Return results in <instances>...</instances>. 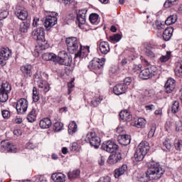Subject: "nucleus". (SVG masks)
Here are the masks:
<instances>
[{"instance_id":"nucleus-54","label":"nucleus","mask_w":182,"mask_h":182,"mask_svg":"<svg viewBox=\"0 0 182 182\" xmlns=\"http://www.w3.org/2000/svg\"><path fill=\"white\" fill-rule=\"evenodd\" d=\"M145 55H146V56H149V58H156V54H154V53L150 49L146 50Z\"/></svg>"},{"instance_id":"nucleus-20","label":"nucleus","mask_w":182,"mask_h":182,"mask_svg":"<svg viewBox=\"0 0 182 182\" xmlns=\"http://www.w3.org/2000/svg\"><path fill=\"white\" fill-rule=\"evenodd\" d=\"M120 160H122V154L115 153L109 156L108 163L109 164H116V163H118Z\"/></svg>"},{"instance_id":"nucleus-53","label":"nucleus","mask_w":182,"mask_h":182,"mask_svg":"<svg viewBox=\"0 0 182 182\" xmlns=\"http://www.w3.org/2000/svg\"><path fill=\"white\" fill-rule=\"evenodd\" d=\"M132 77H127L126 78H124V86H127H127H129V85H131L132 84Z\"/></svg>"},{"instance_id":"nucleus-49","label":"nucleus","mask_w":182,"mask_h":182,"mask_svg":"<svg viewBox=\"0 0 182 182\" xmlns=\"http://www.w3.org/2000/svg\"><path fill=\"white\" fill-rule=\"evenodd\" d=\"M39 42H41V48L43 50L49 48L50 45L48 44V41H45V38L43 41H40Z\"/></svg>"},{"instance_id":"nucleus-36","label":"nucleus","mask_w":182,"mask_h":182,"mask_svg":"<svg viewBox=\"0 0 182 182\" xmlns=\"http://www.w3.org/2000/svg\"><path fill=\"white\" fill-rule=\"evenodd\" d=\"M102 100H103V97L101 96L93 98L90 103L91 107H97L102 103Z\"/></svg>"},{"instance_id":"nucleus-58","label":"nucleus","mask_w":182,"mask_h":182,"mask_svg":"<svg viewBox=\"0 0 182 182\" xmlns=\"http://www.w3.org/2000/svg\"><path fill=\"white\" fill-rule=\"evenodd\" d=\"M144 97H143L144 100H147L148 97H151V92L147 90L144 92Z\"/></svg>"},{"instance_id":"nucleus-50","label":"nucleus","mask_w":182,"mask_h":182,"mask_svg":"<svg viewBox=\"0 0 182 182\" xmlns=\"http://www.w3.org/2000/svg\"><path fill=\"white\" fill-rule=\"evenodd\" d=\"M141 68H143V66L141 65V64H139V65H136V64H134L132 65V70L134 73H136V72H139L141 70Z\"/></svg>"},{"instance_id":"nucleus-33","label":"nucleus","mask_w":182,"mask_h":182,"mask_svg":"<svg viewBox=\"0 0 182 182\" xmlns=\"http://www.w3.org/2000/svg\"><path fill=\"white\" fill-rule=\"evenodd\" d=\"M77 132V124L75 121L71 122L68 125L69 134H73Z\"/></svg>"},{"instance_id":"nucleus-55","label":"nucleus","mask_w":182,"mask_h":182,"mask_svg":"<svg viewBox=\"0 0 182 182\" xmlns=\"http://www.w3.org/2000/svg\"><path fill=\"white\" fill-rule=\"evenodd\" d=\"M78 149L79 144H77V143L76 142H73L70 146V150H71V151H76V150H77Z\"/></svg>"},{"instance_id":"nucleus-19","label":"nucleus","mask_w":182,"mask_h":182,"mask_svg":"<svg viewBox=\"0 0 182 182\" xmlns=\"http://www.w3.org/2000/svg\"><path fill=\"white\" fill-rule=\"evenodd\" d=\"M146 124H147V121L144 118H139L132 123V125L136 127V129H144Z\"/></svg>"},{"instance_id":"nucleus-10","label":"nucleus","mask_w":182,"mask_h":182,"mask_svg":"<svg viewBox=\"0 0 182 182\" xmlns=\"http://www.w3.org/2000/svg\"><path fill=\"white\" fill-rule=\"evenodd\" d=\"M105 58H102L101 60L99 58H94L90 62L88 68L91 70H99V69H101L103 67V65H105Z\"/></svg>"},{"instance_id":"nucleus-1","label":"nucleus","mask_w":182,"mask_h":182,"mask_svg":"<svg viewBox=\"0 0 182 182\" xmlns=\"http://www.w3.org/2000/svg\"><path fill=\"white\" fill-rule=\"evenodd\" d=\"M65 43L68 47V50L70 53H75V58H79L83 59L85 56H87V53L90 52L89 46H82L80 42L76 37H68L65 40ZM80 49V50H79ZM79 50L77 53L76 52Z\"/></svg>"},{"instance_id":"nucleus-44","label":"nucleus","mask_w":182,"mask_h":182,"mask_svg":"<svg viewBox=\"0 0 182 182\" xmlns=\"http://www.w3.org/2000/svg\"><path fill=\"white\" fill-rule=\"evenodd\" d=\"M178 0H166L164 4V8H171L173 5H176Z\"/></svg>"},{"instance_id":"nucleus-15","label":"nucleus","mask_w":182,"mask_h":182,"mask_svg":"<svg viewBox=\"0 0 182 182\" xmlns=\"http://www.w3.org/2000/svg\"><path fill=\"white\" fill-rule=\"evenodd\" d=\"M176 89V80L173 78L167 80L165 84V92L166 93H171Z\"/></svg>"},{"instance_id":"nucleus-24","label":"nucleus","mask_w":182,"mask_h":182,"mask_svg":"<svg viewBox=\"0 0 182 182\" xmlns=\"http://www.w3.org/2000/svg\"><path fill=\"white\" fill-rule=\"evenodd\" d=\"M127 171V165H122L119 168H117L114 171V176L115 178H119L120 176H123Z\"/></svg>"},{"instance_id":"nucleus-26","label":"nucleus","mask_w":182,"mask_h":182,"mask_svg":"<svg viewBox=\"0 0 182 182\" xmlns=\"http://www.w3.org/2000/svg\"><path fill=\"white\" fill-rule=\"evenodd\" d=\"M119 117L122 119V120H125V122H130V120L132 119V114H130V112L127 109L120 112Z\"/></svg>"},{"instance_id":"nucleus-12","label":"nucleus","mask_w":182,"mask_h":182,"mask_svg":"<svg viewBox=\"0 0 182 182\" xmlns=\"http://www.w3.org/2000/svg\"><path fill=\"white\" fill-rule=\"evenodd\" d=\"M156 75V71L153 70V67H150L148 68H145L142 70L139 75L140 79H143L144 80H146L147 79H150V77H153Z\"/></svg>"},{"instance_id":"nucleus-32","label":"nucleus","mask_w":182,"mask_h":182,"mask_svg":"<svg viewBox=\"0 0 182 182\" xmlns=\"http://www.w3.org/2000/svg\"><path fill=\"white\" fill-rule=\"evenodd\" d=\"M80 176V171L79 169H75L68 173V177L70 180H75Z\"/></svg>"},{"instance_id":"nucleus-47","label":"nucleus","mask_w":182,"mask_h":182,"mask_svg":"<svg viewBox=\"0 0 182 182\" xmlns=\"http://www.w3.org/2000/svg\"><path fill=\"white\" fill-rule=\"evenodd\" d=\"M54 130H55V132H60V130H63V123L60 122L54 123Z\"/></svg>"},{"instance_id":"nucleus-35","label":"nucleus","mask_w":182,"mask_h":182,"mask_svg":"<svg viewBox=\"0 0 182 182\" xmlns=\"http://www.w3.org/2000/svg\"><path fill=\"white\" fill-rule=\"evenodd\" d=\"M144 156H146V154L143 153L136 148V151L134 154V159L136 161H141L143 159H144Z\"/></svg>"},{"instance_id":"nucleus-6","label":"nucleus","mask_w":182,"mask_h":182,"mask_svg":"<svg viewBox=\"0 0 182 182\" xmlns=\"http://www.w3.org/2000/svg\"><path fill=\"white\" fill-rule=\"evenodd\" d=\"M102 149L107 153H114L119 150V146L114 141L108 140L102 143Z\"/></svg>"},{"instance_id":"nucleus-60","label":"nucleus","mask_w":182,"mask_h":182,"mask_svg":"<svg viewBox=\"0 0 182 182\" xmlns=\"http://www.w3.org/2000/svg\"><path fill=\"white\" fill-rule=\"evenodd\" d=\"M109 75L112 76V75H116L117 73V67L114 66L109 69Z\"/></svg>"},{"instance_id":"nucleus-2","label":"nucleus","mask_w":182,"mask_h":182,"mask_svg":"<svg viewBox=\"0 0 182 182\" xmlns=\"http://www.w3.org/2000/svg\"><path fill=\"white\" fill-rule=\"evenodd\" d=\"M165 171L156 162L152 161L149 164V168L146 172L145 178L144 177L140 178L141 182L150 181V180H159L163 177Z\"/></svg>"},{"instance_id":"nucleus-52","label":"nucleus","mask_w":182,"mask_h":182,"mask_svg":"<svg viewBox=\"0 0 182 182\" xmlns=\"http://www.w3.org/2000/svg\"><path fill=\"white\" fill-rule=\"evenodd\" d=\"M37 85L40 89H43L44 86L46 85V81L43 80H38Z\"/></svg>"},{"instance_id":"nucleus-23","label":"nucleus","mask_w":182,"mask_h":182,"mask_svg":"<svg viewBox=\"0 0 182 182\" xmlns=\"http://www.w3.org/2000/svg\"><path fill=\"white\" fill-rule=\"evenodd\" d=\"M173 32H174V28L173 27L166 28L163 33V38L164 41H169L173 36Z\"/></svg>"},{"instance_id":"nucleus-45","label":"nucleus","mask_w":182,"mask_h":182,"mask_svg":"<svg viewBox=\"0 0 182 182\" xmlns=\"http://www.w3.org/2000/svg\"><path fill=\"white\" fill-rule=\"evenodd\" d=\"M41 97H39V93H38L36 87H33V100L36 103L39 101Z\"/></svg>"},{"instance_id":"nucleus-18","label":"nucleus","mask_w":182,"mask_h":182,"mask_svg":"<svg viewBox=\"0 0 182 182\" xmlns=\"http://www.w3.org/2000/svg\"><path fill=\"white\" fill-rule=\"evenodd\" d=\"M117 140L119 144H122V146H129V144H130L132 138L127 134L119 135Z\"/></svg>"},{"instance_id":"nucleus-41","label":"nucleus","mask_w":182,"mask_h":182,"mask_svg":"<svg viewBox=\"0 0 182 182\" xmlns=\"http://www.w3.org/2000/svg\"><path fill=\"white\" fill-rule=\"evenodd\" d=\"M9 95V93L0 91V102H1V103H5V102L8 100L9 97V95Z\"/></svg>"},{"instance_id":"nucleus-30","label":"nucleus","mask_w":182,"mask_h":182,"mask_svg":"<svg viewBox=\"0 0 182 182\" xmlns=\"http://www.w3.org/2000/svg\"><path fill=\"white\" fill-rule=\"evenodd\" d=\"M30 28H31V23H29L27 21H23L20 23L19 31L22 33H26V32H28Z\"/></svg>"},{"instance_id":"nucleus-7","label":"nucleus","mask_w":182,"mask_h":182,"mask_svg":"<svg viewBox=\"0 0 182 182\" xmlns=\"http://www.w3.org/2000/svg\"><path fill=\"white\" fill-rule=\"evenodd\" d=\"M28 102L25 98L18 100L16 105V109L18 114H23L28 110Z\"/></svg>"},{"instance_id":"nucleus-11","label":"nucleus","mask_w":182,"mask_h":182,"mask_svg":"<svg viewBox=\"0 0 182 182\" xmlns=\"http://www.w3.org/2000/svg\"><path fill=\"white\" fill-rule=\"evenodd\" d=\"M31 36L35 41H38V42L40 41H45V29L43 27L35 28L31 33Z\"/></svg>"},{"instance_id":"nucleus-8","label":"nucleus","mask_w":182,"mask_h":182,"mask_svg":"<svg viewBox=\"0 0 182 182\" xmlns=\"http://www.w3.org/2000/svg\"><path fill=\"white\" fill-rule=\"evenodd\" d=\"M14 14L20 21H26L28 19V10L22 6H16Z\"/></svg>"},{"instance_id":"nucleus-34","label":"nucleus","mask_w":182,"mask_h":182,"mask_svg":"<svg viewBox=\"0 0 182 182\" xmlns=\"http://www.w3.org/2000/svg\"><path fill=\"white\" fill-rule=\"evenodd\" d=\"M171 59V52L167 51L165 55H161L159 59V62L160 63H166V62H168Z\"/></svg>"},{"instance_id":"nucleus-16","label":"nucleus","mask_w":182,"mask_h":182,"mask_svg":"<svg viewBox=\"0 0 182 182\" xmlns=\"http://www.w3.org/2000/svg\"><path fill=\"white\" fill-rule=\"evenodd\" d=\"M20 70L24 77H31L32 76V65L26 64L21 67Z\"/></svg>"},{"instance_id":"nucleus-4","label":"nucleus","mask_w":182,"mask_h":182,"mask_svg":"<svg viewBox=\"0 0 182 182\" xmlns=\"http://www.w3.org/2000/svg\"><path fill=\"white\" fill-rule=\"evenodd\" d=\"M58 13L52 11L50 15L47 16L44 20L43 25L47 31H50L52 26L58 23Z\"/></svg>"},{"instance_id":"nucleus-63","label":"nucleus","mask_w":182,"mask_h":182,"mask_svg":"<svg viewBox=\"0 0 182 182\" xmlns=\"http://www.w3.org/2000/svg\"><path fill=\"white\" fill-rule=\"evenodd\" d=\"M147 46L150 49H156V48H159V46L157 44L153 43H148Z\"/></svg>"},{"instance_id":"nucleus-21","label":"nucleus","mask_w":182,"mask_h":182,"mask_svg":"<svg viewBox=\"0 0 182 182\" xmlns=\"http://www.w3.org/2000/svg\"><path fill=\"white\" fill-rule=\"evenodd\" d=\"M51 178L55 182H65L66 176L62 173H55L51 176Z\"/></svg>"},{"instance_id":"nucleus-13","label":"nucleus","mask_w":182,"mask_h":182,"mask_svg":"<svg viewBox=\"0 0 182 182\" xmlns=\"http://www.w3.org/2000/svg\"><path fill=\"white\" fill-rule=\"evenodd\" d=\"M97 46L102 55H107L110 52V45L107 41H98Z\"/></svg>"},{"instance_id":"nucleus-9","label":"nucleus","mask_w":182,"mask_h":182,"mask_svg":"<svg viewBox=\"0 0 182 182\" xmlns=\"http://www.w3.org/2000/svg\"><path fill=\"white\" fill-rule=\"evenodd\" d=\"M12 56V50L9 48H3L0 51V65L5 66L6 65V60L9 59V57Z\"/></svg>"},{"instance_id":"nucleus-57","label":"nucleus","mask_w":182,"mask_h":182,"mask_svg":"<svg viewBox=\"0 0 182 182\" xmlns=\"http://www.w3.org/2000/svg\"><path fill=\"white\" fill-rule=\"evenodd\" d=\"M176 132H182V122L181 121H178L176 122Z\"/></svg>"},{"instance_id":"nucleus-61","label":"nucleus","mask_w":182,"mask_h":182,"mask_svg":"<svg viewBox=\"0 0 182 182\" xmlns=\"http://www.w3.org/2000/svg\"><path fill=\"white\" fill-rule=\"evenodd\" d=\"M9 13L7 11H4L0 13V18L1 19H5V18L8 17Z\"/></svg>"},{"instance_id":"nucleus-37","label":"nucleus","mask_w":182,"mask_h":182,"mask_svg":"<svg viewBox=\"0 0 182 182\" xmlns=\"http://www.w3.org/2000/svg\"><path fill=\"white\" fill-rule=\"evenodd\" d=\"M11 85L8 82H4L1 84V87L0 91L4 92L6 93H11Z\"/></svg>"},{"instance_id":"nucleus-56","label":"nucleus","mask_w":182,"mask_h":182,"mask_svg":"<svg viewBox=\"0 0 182 182\" xmlns=\"http://www.w3.org/2000/svg\"><path fill=\"white\" fill-rule=\"evenodd\" d=\"M1 114L4 119H9L11 117V113L8 110H3Z\"/></svg>"},{"instance_id":"nucleus-27","label":"nucleus","mask_w":182,"mask_h":182,"mask_svg":"<svg viewBox=\"0 0 182 182\" xmlns=\"http://www.w3.org/2000/svg\"><path fill=\"white\" fill-rule=\"evenodd\" d=\"M36 116H38V113H36V109L32 108L31 112L27 114L26 119L29 123H33V122L36 121Z\"/></svg>"},{"instance_id":"nucleus-22","label":"nucleus","mask_w":182,"mask_h":182,"mask_svg":"<svg viewBox=\"0 0 182 182\" xmlns=\"http://www.w3.org/2000/svg\"><path fill=\"white\" fill-rule=\"evenodd\" d=\"M1 147H3L5 151L8 153H16V146L13 145L11 142H6L5 144H1Z\"/></svg>"},{"instance_id":"nucleus-25","label":"nucleus","mask_w":182,"mask_h":182,"mask_svg":"<svg viewBox=\"0 0 182 182\" xmlns=\"http://www.w3.org/2000/svg\"><path fill=\"white\" fill-rule=\"evenodd\" d=\"M136 149L142 151L144 154H147V151L150 150V144L149 142L144 141L139 144Z\"/></svg>"},{"instance_id":"nucleus-48","label":"nucleus","mask_w":182,"mask_h":182,"mask_svg":"<svg viewBox=\"0 0 182 182\" xmlns=\"http://www.w3.org/2000/svg\"><path fill=\"white\" fill-rule=\"evenodd\" d=\"M154 27L158 29V31H161V29H164L165 25L161 23V22L159 21H156L155 23L154 24Z\"/></svg>"},{"instance_id":"nucleus-38","label":"nucleus","mask_w":182,"mask_h":182,"mask_svg":"<svg viewBox=\"0 0 182 182\" xmlns=\"http://www.w3.org/2000/svg\"><path fill=\"white\" fill-rule=\"evenodd\" d=\"M175 74L178 77H182V61L177 63L175 69Z\"/></svg>"},{"instance_id":"nucleus-51","label":"nucleus","mask_w":182,"mask_h":182,"mask_svg":"<svg viewBox=\"0 0 182 182\" xmlns=\"http://www.w3.org/2000/svg\"><path fill=\"white\" fill-rule=\"evenodd\" d=\"M26 147L29 150H33V149H36V144H34L32 142V141H30L26 144Z\"/></svg>"},{"instance_id":"nucleus-40","label":"nucleus","mask_w":182,"mask_h":182,"mask_svg":"<svg viewBox=\"0 0 182 182\" xmlns=\"http://www.w3.org/2000/svg\"><path fill=\"white\" fill-rule=\"evenodd\" d=\"M177 22V15H172L167 18L165 21L166 25H173V23H176Z\"/></svg>"},{"instance_id":"nucleus-42","label":"nucleus","mask_w":182,"mask_h":182,"mask_svg":"<svg viewBox=\"0 0 182 182\" xmlns=\"http://www.w3.org/2000/svg\"><path fill=\"white\" fill-rule=\"evenodd\" d=\"M122 39V35L116 33L113 36H111L109 38V42H119Z\"/></svg>"},{"instance_id":"nucleus-5","label":"nucleus","mask_w":182,"mask_h":182,"mask_svg":"<svg viewBox=\"0 0 182 182\" xmlns=\"http://www.w3.org/2000/svg\"><path fill=\"white\" fill-rule=\"evenodd\" d=\"M86 139L87 141H89L92 147H94L95 149H99L102 141L100 140V137L96 134V132L93 131L88 132Z\"/></svg>"},{"instance_id":"nucleus-39","label":"nucleus","mask_w":182,"mask_h":182,"mask_svg":"<svg viewBox=\"0 0 182 182\" xmlns=\"http://www.w3.org/2000/svg\"><path fill=\"white\" fill-rule=\"evenodd\" d=\"M164 147L168 151H171V149H173V143L171 142V139L166 138L163 143Z\"/></svg>"},{"instance_id":"nucleus-17","label":"nucleus","mask_w":182,"mask_h":182,"mask_svg":"<svg viewBox=\"0 0 182 182\" xmlns=\"http://www.w3.org/2000/svg\"><path fill=\"white\" fill-rule=\"evenodd\" d=\"M126 90H127V86L123 84H117L113 88V92L117 96L126 93Z\"/></svg>"},{"instance_id":"nucleus-43","label":"nucleus","mask_w":182,"mask_h":182,"mask_svg":"<svg viewBox=\"0 0 182 182\" xmlns=\"http://www.w3.org/2000/svg\"><path fill=\"white\" fill-rule=\"evenodd\" d=\"M178 109H180V102L178 101H174L171 107L172 113H177Z\"/></svg>"},{"instance_id":"nucleus-31","label":"nucleus","mask_w":182,"mask_h":182,"mask_svg":"<svg viewBox=\"0 0 182 182\" xmlns=\"http://www.w3.org/2000/svg\"><path fill=\"white\" fill-rule=\"evenodd\" d=\"M43 60H51L52 62H56V55L53 53H46L43 54Z\"/></svg>"},{"instance_id":"nucleus-3","label":"nucleus","mask_w":182,"mask_h":182,"mask_svg":"<svg viewBox=\"0 0 182 182\" xmlns=\"http://www.w3.org/2000/svg\"><path fill=\"white\" fill-rule=\"evenodd\" d=\"M55 63L70 66V63H72V58L68 55L66 51H60L58 56L56 55Z\"/></svg>"},{"instance_id":"nucleus-62","label":"nucleus","mask_w":182,"mask_h":182,"mask_svg":"<svg viewBox=\"0 0 182 182\" xmlns=\"http://www.w3.org/2000/svg\"><path fill=\"white\" fill-rule=\"evenodd\" d=\"M34 182H46L45 180V176H38L36 177Z\"/></svg>"},{"instance_id":"nucleus-14","label":"nucleus","mask_w":182,"mask_h":182,"mask_svg":"<svg viewBox=\"0 0 182 182\" xmlns=\"http://www.w3.org/2000/svg\"><path fill=\"white\" fill-rule=\"evenodd\" d=\"M87 9H84L80 10L77 14V21L78 22V26L80 28L81 25H85L86 23V14Z\"/></svg>"},{"instance_id":"nucleus-64","label":"nucleus","mask_w":182,"mask_h":182,"mask_svg":"<svg viewBox=\"0 0 182 182\" xmlns=\"http://www.w3.org/2000/svg\"><path fill=\"white\" fill-rule=\"evenodd\" d=\"M14 134L15 136H22V130H21V129H15L14 131Z\"/></svg>"},{"instance_id":"nucleus-59","label":"nucleus","mask_w":182,"mask_h":182,"mask_svg":"<svg viewBox=\"0 0 182 182\" xmlns=\"http://www.w3.org/2000/svg\"><path fill=\"white\" fill-rule=\"evenodd\" d=\"M39 22H41L39 18L38 17H35L33 21V26L34 28H38V26H39Z\"/></svg>"},{"instance_id":"nucleus-46","label":"nucleus","mask_w":182,"mask_h":182,"mask_svg":"<svg viewBox=\"0 0 182 182\" xmlns=\"http://www.w3.org/2000/svg\"><path fill=\"white\" fill-rule=\"evenodd\" d=\"M75 79H73L70 82L68 83V95H70L73 92V87H75Z\"/></svg>"},{"instance_id":"nucleus-29","label":"nucleus","mask_w":182,"mask_h":182,"mask_svg":"<svg viewBox=\"0 0 182 182\" xmlns=\"http://www.w3.org/2000/svg\"><path fill=\"white\" fill-rule=\"evenodd\" d=\"M89 21L92 25H98L100 22V19L99 18V14L96 13L91 14L89 16Z\"/></svg>"},{"instance_id":"nucleus-28","label":"nucleus","mask_w":182,"mask_h":182,"mask_svg":"<svg viewBox=\"0 0 182 182\" xmlns=\"http://www.w3.org/2000/svg\"><path fill=\"white\" fill-rule=\"evenodd\" d=\"M39 124L41 129H49L52 126V121L49 118H44L40 121Z\"/></svg>"}]
</instances>
